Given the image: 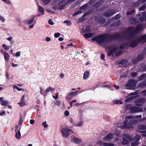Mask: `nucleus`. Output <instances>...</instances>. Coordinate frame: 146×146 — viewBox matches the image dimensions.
Segmentation results:
<instances>
[{"label": "nucleus", "instance_id": "obj_1", "mask_svg": "<svg viewBox=\"0 0 146 146\" xmlns=\"http://www.w3.org/2000/svg\"><path fill=\"white\" fill-rule=\"evenodd\" d=\"M136 33L134 31L131 32L128 35H121L118 33H115L112 35L104 34L98 35L93 37L92 40L93 41H96L100 45L117 39H125L130 40L133 38Z\"/></svg>", "mask_w": 146, "mask_h": 146}, {"label": "nucleus", "instance_id": "obj_2", "mask_svg": "<svg viewBox=\"0 0 146 146\" xmlns=\"http://www.w3.org/2000/svg\"><path fill=\"white\" fill-rule=\"evenodd\" d=\"M127 122L128 121H126V120H125L123 123V126H122L123 128L127 129L133 128V125L136 123L137 121L135 119H130L127 124Z\"/></svg>", "mask_w": 146, "mask_h": 146}, {"label": "nucleus", "instance_id": "obj_3", "mask_svg": "<svg viewBox=\"0 0 146 146\" xmlns=\"http://www.w3.org/2000/svg\"><path fill=\"white\" fill-rule=\"evenodd\" d=\"M127 122L128 121H126V120H125L123 123V126H122L123 128L127 129L133 128V125L136 123L137 121L135 119H130L127 124Z\"/></svg>", "mask_w": 146, "mask_h": 146}, {"label": "nucleus", "instance_id": "obj_4", "mask_svg": "<svg viewBox=\"0 0 146 146\" xmlns=\"http://www.w3.org/2000/svg\"><path fill=\"white\" fill-rule=\"evenodd\" d=\"M108 49L110 50V51L107 53L108 56H112L113 57L114 56L113 53L117 50V47L116 46L115 44H114L109 46Z\"/></svg>", "mask_w": 146, "mask_h": 146}, {"label": "nucleus", "instance_id": "obj_5", "mask_svg": "<svg viewBox=\"0 0 146 146\" xmlns=\"http://www.w3.org/2000/svg\"><path fill=\"white\" fill-rule=\"evenodd\" d=\"M129 109L131 113L139 112L143 111V109L142 108L136 106H131L129 107Z\"/></svg>", "mask_w": 146, "mask_h": 146}, {"label": "nucleus", "instance_id": "obj_6", "mask_svg": "<svg viewBox=\"0 0 146 146\" xmlns=\"http://www.w3.org/2000/svg\"><path fill=\"white\" fill-rule=\"evenodd\" d=\"M61 133L62 137L67 138L69 136V129L68 127L64 128L61 130Z\"/></svg>", "mask_w": 146, "mask_h": 146}, {"label": "nucleus", "instance_id": "obj_7", "mask_svg": "<svg viewBox=\"0 0 146 146\" xmlns=\"http://www.w3.org/2000/svg\"><path fill=\"white\" fill-rule=\"evenodd\" d=\"M136 85V81L133 79L129 80L128 82L125 84L126 87L134 88Z\"/></svg>", "mask_w": 146, "mask_h": 146}, {"label": "nucleus", "instance_id": "obj_8", "mask_svg": "<svg viewBox=\"0 0 146 146\" xmlns=\"http://www.w3.org/2000/svg\"><path fill=\"white\" fill-rule=\"evenodd\" d=\"M94 20L95 21L98 23L100 24H103L105 23L106 22V19L104 17H97V16L95 17Z\"/></svg>", "mask_w": 146, "mask_h": 146}, {"label": "nucleus", "instance_id": "obj_9", "mask_svg": "<svg viewBox=\"0 0 146 146\" xmlns=\"http://www.w3.org/2000/svg\"><path fill=\"white\" fill-rule=\"evenodd\" d=\"M104 0H99L94 3L93 4L92 7L93 9H96L98 7L104 3Z\"/></svg>", "mask_w": 146, "mask_h": 146}, {"label": "nucleus", "instance_id": "obj_10", "mask_svg": "<svg viewBox=\"0 0 146 146\" xmlns=\"http://www.w3.org/2000/svg\"><path fill=\"white\" fill-rule=\"evenodd\" d=\"M144 57V56L142 54H139L135 59H133L132 61V62L134 64H136L137 62L141 60Z\"/></svg>", "mask_w": 146, "mask_h": 146}, {"label": "nucleus", "instance_id": "obj_11", "mask_svg": "<svg viewBox=\"0 0 146 146\" xmlns=\"http://www.w3.org/2000/svg\"><path fill=\"white\" fill-rule=\"evenodd\" d=\"M146 102L145 98H142L137 99L135 101V103H137L136 105L138 106H141L139 104H144Z\"/></svg>", "mask_w": 146, "mask_h": 146}, {"label": "nucleus", "instance_id": "obj_12", "mask_svg": "<svg viewBox=\"0 0 146 146\" xmlns=\"http://www.w3.org/2000/svg\"><path fill=\"white\" fill-rule=\"evenodd\" d=\"M136 40L132 41L131 42L130 44V46L132 48H134L137 46L140 42H139V40L137 38Z\"/></svg>", "mask_w": 146, "mask_h": 146}, {"label": "nucleus", "instance_id": "obj_13", "mask_svg": "<svg viewBox=\"0 0 146 146\" xmlns=\"http://www.w3.org/2000/svg\"><path fill=\"white\" fill-rule=\"evenodd\" d=\"M115 13V12H114L113 11L110 10L104 13L103 16L106 17L108 18L111 16Z\"/></svg>", "mask_w": 146, "mask_h": 146}, {"label": "nucleus", "instance_id": "obj_14", "mask_svg": "<svg viewBox=\"0 0 146 146\" xmlns=\"http://www.w3.org/2000/svg\"><path fill=\"white\" fill-rule=\"evenodd\" d=\"M129 20L131 23L132 25L135 24L139 22L137 19L134 17H130Z\"/></svg>", "mask_w": 146, "mask_h": 146}, {"label": "nucleus", "instance_id": "obj_15", "mask_svg": "<svg viewBox=\"0 0 146 146\" xmlns=\"http://www.w3.org/2000/svg\"><path fill=\"white\" fill-rule=\"evenodd\" d=\"M91 31L90 27L89 25H87L83 27L82 32L83 33H87L90 31Z\"/></svg>", "mask_w": 146, "mask_h": 146}, {"label": "nucleus", "instance_id": "obj_16", "mask_svg": "<svg viewBox=\"0 0 146 146\" xmlns=\"http://www.w3.org/2000/svg\"><path fill=\"white\" fill-rule=\"evenodd\" d=\"M137 38L139 40V42L140 43L142 41L143 43L146 42V34L141 35Z\"/></svg>", "mask_w": 146, "mask_h": 146}, {"label": "nucleus", "instance_id": "obj_17", "mask_svg": "<svg viewBox=\"0 0 146 146\" xmlns=\"http://www.w3.org/2000/svg\"><path fill=\"white\" fill-rule=\"evenodd\" d=\"M113 134L109 133L103 138V140L105 141H108V140H110L113 138Z\"/></svg>", "mask_w": 146, "mask_h": 146}, {"label": "nucleus", "instance_id": "obj_18", "mask_svg": "<svg viewBox=\"0 0 146 146\" xmlns=\"http://www.w3.org/2000/svg\"><path fill=\"white\" fill-rule=\"evenodd\" d=\"M134 30V27L133 26L129 27L126 29L125 31L123 32V33H129L132 30Z\"/></svg>", "mask_w": 146, "mask_h": 146}, {"label": "nucleus", "instance_id": "obj_19", "mask_svg": "<svg viewBox=\"0 0 146 146\" xmlns=\"http://www.w3.org/2000/svg\"><path fill=\"white\" fill-rule=\"evenodd\" d=\"M94 35L92 33H85L83 35V36L85 38H89L91 37Z\"/></svg>", "mask_w": 146, "mask_h": 146}, {"label": "nucleus", "instance_id": "obj_20", "mask_svg": "<svg viewBox=\"0 0 146 146\" xmlns=\"http://www.w3.org/2000/svg\"><path fill=\"white\" fill-rule=\"evenodd\" d=\"M142 26L141 25H139L136 27L135 30L134 31L136 33H138L142 31L141 28Z\"/></svg>", "mask_w": 146, "mask_h": 146}, {"label": "nucleus", "instance_id": "obj_21", "mask_svg": "<svg viewBox=\"0 0 146 146\" xmlns=\"http://www.w3.org/2000/svg\"><path fill=\"white\" fill-rule=\"evenodd\" d=\"M121 24V21L120 20H118L117 22H114L110 25L111 27H113L120 25Z\"/></svg>", "mask_w": 146, "mask_h": 146}, {"label": "nucleus", "instance_id": "obj_22", "mask_svg": "<svg viewBox=\"0 0 146 146\" xmlns=\"http://www.w3.org/2000/svg\"><path fill=\"white\" fill-rule=\"evenodd\" d=\"M128 62V61L126 59H123L118 61L117 64L119 65L124 64Z\"/></svg>", "mask_w": 146, "mask_h": 146}, {"label": "nucleus", "instance_id": "obj_23", "mask_svg": "<svg viewBox=\"0 0 146 146\" xmlns=\"http://www.w3.org/2000/svg\"><path fill=\"white\" fill-rule=\"evenodd\" d=\"M73 140L75 143L77 144H79L82 141V139H79L74 137H73Z\"/></svg>", "mask_w": 146, "mask_h": 146}, {"label": "nucleus", "instance_id": "obj_24", "mask_svg": "<svg viewBox=\"0 0 146 146\" xmlns=\"http://www.w3.org/2000/svg\"><path fill=\"white\" fill-rule=\"evenodd\" d=\"M4 58L5 61H9V54L7 52H5L4 53Z\"/></svg>", "mask_w": 146, "mask_h": 146}, {"label": "nucleus", "instance_id": "obj_25", "mask_svg": "<svg viewBox=\"0 0 146 146\" xmlns=\"http://www.w3.org/2000/svg\"><path fill=\"white\" fill-rule=\"evenodd\" d=\"M89 71L86 70L84 74L83 78L84 79H86L88 77L90 74Z\"/></svg>", "mask_w": 146, "mask_h": 146}, {"label": "nucleus", "instance_id": "obj_26", "mask_svg": "<svg viewBox=\"0 0 146 146\" xmlns=\"http://www.w3.org/2000/svg\"><path fill=\"white\" fill-rule=\"evenodd\" d=\"M141 4L140 1L139 0H138L137 1L134 3L133 5V7H138Z\"/></svg>", "mask_w": 146, "mask_h": 146}, {"label": "nucleus", "instance_id": "obj_27", "mask_svg": "<svg viewBox=\"0 0 146 146\" xmlns=\"http://www.w3.org/2000/svg\"><path fill=\"white\" fill-rule=\"evenodd\" d=\"M38 10L40 13L42 15H43L44 14V9L41 6H38Z\"/></svg>", "mask_w": 146, "mask_h": 146}, {"label": "nucleus", "instance_id": "obj_28", "mask_svg": "<svg viewBox=\"0 0 146 146\" xmlns=\"http://www.w3.org/2000/svg\"><path fill=\"white\" fill-rule=\"evenodd\" d=\"M121 17V15L119 14H118L115 15L114 17H112L111 19L112 20L115 21L116 20L119 19Z\"/></svg>", "mask_w": 146, "mask_h": 146}, {"label": "nucleus", "instance_id": "obj_29", "mask_svg": "<svg viewBox=\"0 0 146 146\" xmlns=\"http://www.w3.org/2000/svg\"><path fill=\"white\" fill-rule=\"evenodd\" d=\"M146 126L144 125H140L138 126V129L139 130H145Z\"/></svg>", "mask_w": 146, "mask_h": 146}, {"label": "nucleus", "instance_id": "obj_30", "mask_svg": "<svg viewBox=\"0 0 146 146\" xmlns=\"http://www.w3.org/2000/svg\"><path fill=\"white\" fill-rule=\"evenodd\" d=\"M88 6V3H86L80 7L79 8L80 10H84L87 8Z\"/></svg>", "mask_w": 146, "mask_h": 146}, {"label": "nucleus", "instance_id": "obj_31", "mask_svg": "<svg viewBox=\"0 0 146 146\" xmlns=\"http://www.w3.org/2000/svg\"><path fill=\"white\" fill-rule=\"evenodd\" d=\"M128 141L125 138H123V140L122 142V145H127L129 143Z\"/></svg>", "mask_w": 146, "mask_h": 146}, {"label": "nucleus", "instance_id": "obj_32", "mask_svg": "<svg viewBox=\"0 0 146 146\" xmlns=\"http://www.w3.org/2000/svg\"><path fill=\"white\" fill-rule=\"evenodd\" d=\"M21 133H20V130H18L16 133L15 136L17 139H20L21 138Z\"/></svg>", "mask_w": 146, "mask_h": 146}, {"label": "nucleus", "instance_id": "obj_33", "mask_svg": "<svg viewBox=\"0 0 146 146\" xmlns=\"http://www.w3.org/2000/svg\"><path fill=\"white\" fill-rule=\"evenodd\" d=\"M34 19H35V17H33L31 19H30L28 21V20H26L25 21V22H27L28 23V25H30L31 24H32L33 22L34 21Z\"/></svg>", "mask_w": 146, "mask_h": 146}, {"label": "nucleus", "instance_id": "obj_34", "mask_svg": "<svg viewBox=\"0 0 146 146\" xmlns=\"http://www.w3.org/2000/svg\"><path fill=\"white\" fill-rule=\"evenodd\" d=\"M67 4H66V3H65L64 4L61 5L59 6V7L58 8V9L60 10H62L64 9L65 6Z\"/></svg>", "mask_w": 146, "mask_h": 146}, {"label": "nucleus", "instance_id": "obj_35", "mask_svg": "<svg viewBox=\"0 0 146 146\" xmlns=\"http://www.w3.org/2000/svg\"><path fill=\"white\" fill-rule=\"evenodd\" d=\"M54 90V88H53L49 86L48 88H47L45 92L46 93H47L49 91H52Z\"/></svg>", "mask_w": 146, "mask_h": 146}, {"label": "nucleus", "instance_id": "obj_36", "mask_svg": "<svg viewBox=\"0 0 146 146\" xmlns=\"http://www.w3.org/2000/svg\"><path fill=\"white\" fill-rule=\"evenodd\" d=\"M138 86L139 87L141 88H145L146 86V84L143 82H141L139 84Z\"/></svg>", "mask_w": 146, "mask_h": 146}, {"label": "nucleus", "instance_id": "obj_37", "mask_svg": "<svg viewBox=\"0 0 146 146\" xmlns=\"http://www.w3.org/2000/svg\"><path fill=\"white\" fill-rule=\"evenodd\" d=\"M146 76V74H143L141 75L140 76L138 80L139 81H141Z\"/></svg>", "mask_w": 146, "mask_h": 146}, {"label": "nucleus", "instance_id": "obj_38", "mask_svg": "<svg viewBox=\"0 0 146 146\" xmlns=\"http://www.w3.org/2000/svg\"><path fill=\"white\" fill-rule=\"evenodd\" d=\"M140 137L138 135H136L135 137H134V141H135L138 142L139 139Z\"/></svg>", "mask_w": 146, "mask_h": 146}, {"label": "nucleus", "instance_id": "obj_39", "mask_svg": "<svg viewBox=\"0 0 146 146\" xmlns=\"http://www.w3.org/2000/svg\"><path fill=\"white\" fill-rule=\"evenodd\" d=\"M113 103L115 104H121L123 103L121 101L118 100L114 101H113Z\"/></svg>", "mask_w": 146, "mask_h": 146}, {"label": "nucleus", "instance_id": "obj_40", "mask_svg": "<svg viewBox=\"0 0 146 146\" xmlns=\"http://www.w3.org/2000/svg\"><path fill=\"white\" fill-rule=\"evenodd\" d=\"M139 144V143L138 142L135 141L131 142V146H136L138 145Z\"/></svg>", "mask_w": 146, "mask_h": 146}, {"label": "nucleus", "instance_id": "obj_41", "mask_svg": "<svg viewBox=\"0 0 146 146\" xmlns=\"http://www.w3.org/2000/svg\"><path fill=\"white\" fill-rule=\"evenodd\" d=\"M146 6L145 5H144L141 7L139 9V11H143L146 8Z\"/></svg>", "mask_w": 146, "mask_h": 146}, {"label": "nucleus", "instance_id": "obj_42", "mask_svg": "<svg viewBox=\"0 0 146 146\" xmlns=\"http://www.w3.org/2000/svg\"><path fill=\"white\" fill-rule=\"evenodd\" d=\"M135 13V11L134 10H133L131 11H129L128 12H127V15H132L134 13V14Z\"/></svg>", "mask_w": 146, "mask_h": 146}, {"label": "nucleus", "instance_id": "obj_43", "mask_svg": "<svg viewBox=\"0 0 146 146\" xmlns=\"http://www.w3.org/2000/svg\"><path fill=\"white\" fill-rule=\"evenodd\" d=\"M2 47L5 50H9V46H6L5 44H3L2 45Z\"/></svg>", "mask_w": 146, "mask_h": 146}, {"label": "nucleus", "instance_id": "obj_44", "mask_svg": "<svg viewBox=\"0 0 146 146\" xmlns=\"http://www.w3.org/2000/svg\"><path fill=\"white\" fill-rule=\"evenodd\" d=\"M127 44L126 43H124L122 45H121L119 46V48L121 49H124V46H127Z\"/></svg>", "mask_w": 146, "mask_h": 146}, {"label": "nucleus", "instance_id": "obj_45", "mask_svg": "<svg viewBox=\"0 0 146 146\" xmlns=\"http://www.w3.org/2000/svg\"><path fill=\"white\" fill-rule=\"evenodd\" d=\"M96 0H90L87 3H88V4L91 5L96 1Z\"/></svg>", "mask_w": 146, "mask_h": 146}, {"label": "nucleus", "instance_id": "obj_46", "mask_svg": "<svg viewBox=\"0 0 146 146\" xmlns=\"http://www.w3.org/2000/svg\"><path fill=\"white\" fill-rule=\"evenodd\" d=\"M61 103L60 101L58 100H56V101L54 102L55 104L58 106L60 105Z\"/></svg>", "mask_w": 146, "mask_h": 146}, {"label": "nucleus", "instance_id": "obj_47", "mask_svg": "<svg viewBox=\"0 0 146 146\" xmlns=\"http://www.w3.org/2000/svg\"><path fill=\"white\" fill-rule=\"evenodd\" d=\"M1 104L3 106H6L8 104V102L6 101H5L1 102Z\"/></svg>", "mask_w": 146, "mask_h": 146}, {"label": "nucleus", "instance_id": "obj_48", "mask_svg": "<svg viewBox=\"0 0 146 146\" xmlns=\"http://www.w3.org/2000/svg\"><path fill=\"white\" fill-rule=\"evenodd\" d=\"M122 53V51H118L117 52H114V54L115 56H117L120 55Z\"/></svg>", "mask_w": 146, "mask_h": 146}, {"label": "nucleus", "instance_id": "obj_49", "mask_svg": "<svg viewBox=\"0 0 146 146\" xmlns=\"http://www.w3.org/2000/svg\"><path fill=\"white\" fill-rule=\"evenodd\" d=\"M18 104L21 107L25 105V102H21L18 103Z\"/></svg>", "mask_w": 146, "mask_h": 146}, {"label": "nucleus", "instance_id": "obj_50", "mask_svg": "<svg viewBox=\"0 0 146 146\" xmlns=\"http://www.w3.org/2000/svg\"><path fill=\"white\" fill-rule=\"evenodd\" d=\"M43 3L45 5H47L50 2L51 0H42Z\"/></svg>", "mask_w": 146, "mask_h": 146}, {"label": "nucleus", "instance_id": "obj_51", "mask_svg": "<svg viewBox=\"0 0 146 146\" xmlns=\"http://www.w3.org/2000/svg\"><path fill=\"white\" fill-rule=\"evenodd\" d=\"M82 12L81 11H80V10H79V11H77L73 15V16H74L77 15H78V14H80Z\"/></svg>", "mask_w": 146, "mask_h": 146}, {"label": "nucleus", "instance_id": "obj_52", "mask_svg": "<svg viewBox=\"0 0 146 146\" xmlns=\"http://www.w3.org/2000/svg\"><path fill=\"white\" fill-rule=\"evenodd\" d=\"M64 23H66L67 25H69L71 24V22L70 21L68 20H66L64 21Z\"/></svg>", "mask_w": 146, "mask_h": 146}, {"label": "nucleus", "instance_id": "obj_53", "mask_svg": "<svg viewBox=\"0 0 146 146\" xmlns=\"http://www.w3.org/2000/svg\"><path fill=\"white\" fill-rule=\"evenodd\" d=\"M142 15L144 18L145 20L146 21V12H143L142 13Z\"/></svg>", "mask_w": 146, "mask_h": 146}, {"label": "nucleus", "instance_id": "obj_54", "mask_svg": "<svg viewBox=\"0 0 146 146\" xmlns=\"http://www.w3.org/2000/svg\"><path fill=\"white\" fill-rule=\"evenodd\" d=\"M142 68V71L143 72H145L146 71V66L143 65V66H141Z\"/></svg>", "mask_w": 146, "mask_h": 146}, {"label": "nucleus", "instance_id": "obj_55", "mask_svg": "<svg viewBox=\"0 0 146 146\" xmlns=\"http://www.w3.org/2000/svg\"><path fill=\"white\" fill-rule=\"evenodd\" d=\"M42 125L44 127L46 128L48 127V125L46 124V121H44L42 123Z\"/></svg>", "mask_w": 146, "mask_h": 146}, {"label": "nucleus", "instance_id": "obj_56", "mask_svg": "<svg viewBox=\"0 0 146 146\" xmlns=\"http://www.w3.org/2000/svg\"><path fill=\"white\" fill-rule=\"evenodd\" d=\"M60 33H56L54 34V37L55 38H58L59 37L60 35Z\"/></svg>", "mask_w": 146, "mask_h": 146}, {"label": "nucleus", "instance_id": "obj_57", "mask_svg": "<svg viewBox=\"0 0 146 146\" xmlns=\"http://www.w3.org/2000/svg\"><path fill=\"white\" fill-rule=\"evenodd\" d=\"M75 0H68L65 3H66V4L67 5L69 3H71L72 2L74 1Z\"/></svg>", "mask_w": 146, "mask_h": 146}, {"label": "nucleus", "instance_id": "obj_58", "mask_svg": "<svg viewBox=\"0 0 146 146\" xmlns=\"http://www.w3.org/2000/svg\"><path fill=\"white\" fill-rule=\"evenodd\" d=\"M13 88H15L16 89L19 91H20L23 90V89H22L16 86H15L13 87Z\"/></svg>", "mask_w": 146, "mask_h": 146}, {"label": "nucleus", "instance_id": "obj_59", "mask_svg": "<svg viewBox=\"0 0 146 146\" xmlns=\"http://www.w3.org/2000/svg\"><path fill=\"white\" fill-rule=\"evenodd\" d=\"M139 19L140 21L141 22H143L145 20L142 15L141 17H140L139 18Z\"/></svg>", "mask_w": 146, "mask_h": 146}, {"label": "nucleus", "instance_id": "obj_60", "mask_svg": "<svg viewBox=\"0 0 146 146\" xmlns=\"http://www.w3.org/2000/svg\"><path fill=\"white\" fill-rule=\"evenodd\" d=\"M126 137L127 138V139L128 140H129L130 141H132V139L131 137L130 136H129L128 135H127V136H126Z\"/></svg>", "mask_w": 146, "mask_h": 146}, {"label": "nucleus", "instance_id": "obj_61", "mask_svg": "<svg viewBox=\"0 0 146 146\" xmlns=\"http://www.w3.org/2000/svg\"><path fill=\"white\" fill-rule=\"evenodd\" d=\"M3 1L8 4H9L11 3V2L9 0H2Z\"/></svg>", "mask_w": 146, "mask_h": 146}, {"label": "nucleus", "instance_id": "obj_62", "mask_svg": "<svg viewBox=\"0 0 146 146\" xmlns=\"http://www.w3.org/2000/svg\"><path fill=\"white\" fill-rule=\"evenodd\" d=\"M48 23L50 25H52L54 24V23L52 22L51 19H49L48 21Z\"/></svg>", "mask_w": 146, "mask_h": 146}, {"label": "nucleus", "instance_id": "obj_63", "mask_svg": "<svg viewBox=\"0 0 146 146\" xmlns=\"http://www.w3.org/2000/svg\"><path fill=\"white\" fill-rule=\"evenodd\" d=\"M101 87H107L108 88H110L111 87V86L109 85L108 84L102 85L101 86Z\"/></svg>", "mask_w": 146, "mask_h": 146}, {"label": "nucleus", "instance_id": "obj_64", "mask_svg": "<svg viewBox=\"0 0 146 146\" xmlns=\"http://www.w3.org/2000/svg\"><path fill=\"white\" fill-rule=\"evenodd\" d=\"M137 73L136 72H133L131 74V76L133 77H134L136 76Z\"/></svg>", "mask_w": 146, "mask_h": 146}]
</instances>
